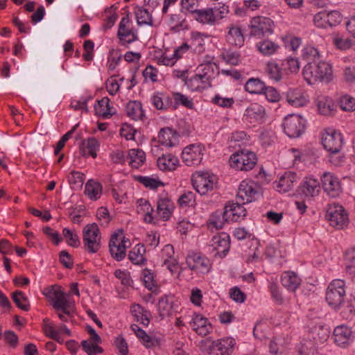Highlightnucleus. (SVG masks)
Returning <instances> with one entry per match:
<instances>
[{
  "label": "nucleus",
  "instance_id": "nucleus-1",
  "mask_svg": "<svg viewBox=\"0 0 355 355\" xmlns=\"http://www.w3.org/2000/svg\"><path fill=\"white\" fill-rule=\"evenodd\" d=\"M302 73L309 85L329 83L333 78L331 66L326 62H310L304 66Z\"/></svg>",
  "mask_w": 355,
  "mask_h": 355
},
{
  "label": "nucleus",
  "instance_id": "nucleus-2",
  "mask_svg": "<svg viewBox=\"0 0 355 355\" xmlns=\"http://www.w3.org/2000/svg\"><path fill=\"white\" fill-rule=\"evenodd\" d=\"M345 284L342 279H334L328 286L326 300L334 309L338 308L344 302Z\"/></svg>",
  "mask_w": 355,
  "mask_h": 355
},
{
  "label": "nucleus",
  "instance_id": "nucleus-3",
  "mask_svg": "<svg viewBox=\"0 0 355 355\" xmlns=\"http://www.w3.org/2000/svg\"><path fill=\"white\" fill-rule=\"evenodd\" d=\"M257 160L256 155L252 152H236L230 157V164L236 170L247 171L254 167Z\"/></svg>",
  "mask_w": 355,
  "mask_h": 355
},
{
  "label": "nucleus",
  "instance_id": "nucleus-4",
  "mask_svg": "<svg viewBox=\"0 0 355 355\" xmlns=\"http://www.w3.org/2000/svg\"><path fill=\"white\" fill-rule=\"evenodd\" d=\"M83 243L86 250L90 253L96 252L100 248L99 229L96 223L86 225L83 231Z\"/></svg>",
  "mask_w": 355,
  "mask_h": 355
},
{
  "label": "nucleus",
  "instance_id": "nucleus-5",
  "mask_svg": "<svg viewBox=\"0 0 355 355\" xmlns=\"http://www.w3.org/2000/svg\"><path fill=\"white\" fill-rule=\"evenodd\" d=\"M284 129L285 133L291 138L300 136L305 128V120L297 114H290L284 119Z\"/></svg>",
  "mask_w": 355,
  "mask_h": 355
},
{
  "label": "nucleus",
  "instance_id": "nucleus-6",
  "mask_svg": "<svg viewBox=\"0 0 355 355\" xmlns=\"http://www.w3.org/2000/svg\"><path fill=\"white\" fill-rule=\"evenodd\" d=\"M327 217L330 225L338 230L344 228L348 221L347 215L344 208L335 203L329 206Z\"/></svg>",
  "mask_w": 355,
  "mask_h": 355
},
{
  "label": "nucleus",
  "instance_id": "nucleus-7",
  "mask_svg": "<svg viewBox=\"0 0 355 355\" xmlns=\"http://www.w3.org/2000/svg\"><path fill=\"white\" fill-rule=\"evenodd\" d=\"M273 21L268 17L258 16L254 17L250 21V35L261 38L266 34L272 33Z\"/></svg>",
  "mask_w": 355,
  "mask_h": 355
},
{
  "label": "nucleus",
  "instance_id": "nucleus-8",
  "mask_svg": "<svg viewBox=\"0 0 355 355\" xmlns=\"http://www.w3.org/2000/svg\"><path fill=\"white\" fill-rule=\"evenodd\" d=\"M123 230H119L117 232H114L110 239L109 248L110 253L113 258L117 261H121L125 256L126 246L125 245V238L122 236Z\"/></svg>",
  "mask_w": 355,
  "mask_h": 355
},
{
  "label": "nucleus",
  "instance_id": "nucleus-9",
  "mask_svg": "<svg viewBox=\"0 0 355 355\" xmlns=\"http://www.w3.org/2000/svg\"><path fill=\"white\" fill-rule=\"evenodd\" d=\"M187 264L192 270L205 274L211 269L210 261L200 253H192L187 257Z\"/></svg>",
  "mask_w": 355,
  "mask_h": 355
},
{
  "label": "nucleus",
  "instance_id": "nucleus-10",
  "mask_svg": "<svg viewBox=\"0 0 355 355\" xmlns=\"http://www.w3.org/2000/svg\"><path fill=\"white\" fill-rule=\"evenodd\" d=\"M324 148L332 155L340 152L343 146V137L335 130L326 132L322 138Z\"/></svg>",
  "mask_w": 355,
  "mask_h": 355
},
{
  "label": "nucleus",
  "instance_id": "nucleus-11",
  "mask_svg": "<svg viewBox=\"0 0 355 355\" xmlns=\"http://www.w3.org/2000/svg\"><path fill=\"white\" fill-rule=\"evenodd\" d=\"M192 184L197 192L201 195L205 194L208 191L213 189L214 181L208 173L198 171L193 174Z\"/></svg>",
  "mask_w": 355,
  "mask_h": 355
},
{
  "label": "nucleus",
  "instance_id": "nucleus-12",
  "mask_svg": "<svg viewBox=\"0 0 355 355\" xmlns=\"http://www.w3.org/2000/svg\"><path fill=\"white\" fill-rule=\"evenodd\" d=\"M322 184L324 192L330 198H336L342 192L338 179L330 173H324L322 177Z\"/></svg>",
  "mask_w": 355,
  "mask_h": 355
},
{
  "label": "nucleus",
  "instance_id": "nucleus-13",
  "mask_svg": "<svg viewBox=\"0 0 355 355\" xmlns=\"http://www.w3.org/2000/svg\"><path fill=\"white\" fill-rule=\"evenodd\" d=\"M182 158L186 165L189 166H197L202 159L201 148L198 146L190 145L183 150Z\"/></svg>",
  "mask_w": 355,
  "mask_h": 355
},
{
  "label": "nucleus",
  "instance_id": "nucleus-14",
  "mask_svg": "<svg viewBox=\"0 0 355 355\" xmlns=\"http://www.w3.org/2000/svg\"><path fill=\"white\" fill-rule=\"evenodd\" d=\"M257 193L254 182L244 180L239 185L236 197L241 200L242 204H245L254 200Z\"/></svg>",
  "mask_w": 355,
  "mask_h": 355
},
{
  "label": "nucleus",
  "instance_id": "nucleus-15",
  "mask_svg": "<svg viewBox=\"0 0 355 355\" xmlns=\"http://www.w3.org/2000/svg\"><path fill=\"white\" fill-rule=\"evenodd\" d=\"M49 294L53 295L55 299L52 304L53 309L56 311L61 310L64 313L70 315V311H69V302L60 288H55V286H53L49 289Z\"/></svg>",
  "mask_w": 355,
  "mask_h": 355
},
{
  "label": "nucleus",
  "instance_id": "nucleus-16",
  "mask_svg": "<svg viewBox=\"0 0 355 355\" xmlns=\"http://www.w3.org/2000/svg\"><path fill=\"white\" fill-rule=\"evenodd\" d=\"M129 23L128 17H123L119 24L118 37L123 44H130L131 42L138 40V37L131 29L127 28Z\"/></svg>",
  "mask_w": 355,
  "mask_h": 355
},
{
  "label": "nucleus",
  "instance_id": "nucleus-17",
  "mask_svg": "<svg viewBox=\"0 0 355 355\" xmlns=\"http://www.w3.org/2000/svg\"><path fill=\"white\" fill-rule=\"evenodd\" d=\"M214 67H216V64L211 62L200 64L197 67L198 73L195 75L194 79L200 80L202 83L210 85V80L214 75Z\"/></svg>",
  "mask_w": 355,
  "mask_h": 355
},
{
  "label": "nucleus",
  "instance_id": "nucleus-18",
  "mask_svg": "<svg viewBox=\"0 0 355 355\" xmlns=\"http://www.w3.org/2000/svg\"><path fill=\"white\" fill-rule=\"evenodd\" d=\"M242 205L240 200V202L225 206V211H223V218H225V220H227L232 216V220L233 221L243 219L246 215V209Z\"/></svg>",
  "mask_w": 355,
  "mask_h": 355
},
{
  "label": "nucleus",
  "instance_id": "nucleus-19",
  "mask_svg": "<svg viewBox=\"0 0 355 355\" xmlns=\"http://www.w3.org/2000/svg\"><path fill=\"white\" fill-rule=\"evenodd\" d=\"M190 325L193 329L199 335L207 336L212 329L210 323L207 322V319L202 315L194 313Z\"/></svg>",
  "mask_w": 355,
  "mask_h": 355
},
{
  "label": "nucleus",
  "instance_id": "nucleus-20",
  "mask_svg": "<svg viewBox=\"0 0 355 355\" xmlns=\"http://www.w3.org/2000/svg\"><path fill=\"white\" fill-rule=\"evenodd\" d=\"M170 24L172 29L180 31L188 28V24L186 21V12L181 9H172V13L170 16Z\"/></svg>",
  "mask_w": 355,
  "mask_h": 355
},
{
  "label": "nucleus",
  "instance_id": "nucleus-21",
  "mask_svg": "<svg viewBox=\"0 0 355 355\" xmlns=\"http://www.w3.org/2000/svg\"><path fill=\"white\" fill-rule=\"evenodd\" d=\"M352 330L345 325L338 326L334 331V341L338 345L345 347L352 337Z\"/></svg>",
  "mask_w": 355,
  "mask_h": 355
},
{
  "label": "nucleus",
  "instance_id": "nucleus-22",
  "mask_svg": "<svg viewBox=\"0 0 355 355\" xmlns=\"http://www.w3.org/2000/svg\"><path fill=\"white\" fill-rule=\"evenodd\" d=\"M296 180V174L293 172L285 173L279 182H276V190L280 193L289 191L294 187Z\"/></svg>",
  "mask_w": 355,
  "mask_h": 355
},
{
  "label": "nucleus",
  "instance_id": "nucleus-23",
  "mask_svg": "<svg viewBox=\"0 0 355 355\" xmlns=\"http://www.w3.org/2000/svg\"><path fill=\"white\" fill-rule=\"evenodd\" d=\"M226 35L227 42L232 46L241 47L244 44V37L240 27L231 26Z\"/></svg>",
  "mask_w": 355,
  "mask_h": 355
},
{
  "label": "nucleus",
  "instance_id": "nucleus-24",
  "mask_svg": "<svg viewBox=\"0 0 355 355\" xmlns=\"http://www.w3.org/2000/svg\"><path fill=\"white\" fill-rule=\"evenodd\" d=\"M282 285L288 290L295 291L300 284V279L296 273L291 271L284 272L281 277Z\"/></svg>",
  "mask_w": 355,
  "mask_h": 355
},
{
  "label": "nucleus",
  "instance_id": "nucleus-25",
  "mask_svg": "<svg viewBox=\"0 0 355 355\" xmlns=\"http://www.w3.org/2000/svg\"><path fill=\"white\" fill-rule=\"evenodd\" d=\"M211 246L213 250L217 251L220 257H225L230 248V241L225 237L214 236L211 241Z\"/></svg>",
  "mask_w": 355,
  "mask_h": 355
},
{
  "label": "nucleus",
  "instance_id": "nucleus-26",
  "mask_svg": "<svg viewBox=\"0 0 355 355\" xmlns=\"http://www.w3.org/2000/svg\"><path fill=\"white\" fill-rule=\"evenodd\" d=\"M218 15L213 8L198 9L195 14L196 19L202 24H214L217 20Z\"/></svg>",
  "mask_w": 355,
  "mask_h": 355
},
{
  "label": "nucleus",
  "instance_id": "nucleus-27",
  "mask_svg": "<svg viewBox=\"0 0 355 355\" xmlns=\"http://www.w3.org/2000/svg\"><path fill=\"white\" fill-rule=\"evenodd\" d=\"M125 110L127 115L133 120H142L144 116L140 102L136 101L129 102L125 107Z\"/></svg>",
  "mask_w": 355,
  "mask_h": 355
},
{
  "label": "nucleus",
  "instance_id": "nucleus-28",
  "mask_svg": "<svg viewBox=\"0 0 355 355\" xmlns=\"http://www.w3.org/2000/svg\"><path fill=\"white\" fill-rule=\"evenodd\" d=\"M300 188L306 196L314 197L319 194V183L315 179L306 178Z\"/></svg>",
  "mask_w": 355,
  "mask_h": 355
},
{
  "label": "nucleus",
  "instance_id": "nucleus-29",
  "mask_svg": "<svg viewBox=\"0 0 355 355\" xmlns=\"http://www.w3.org/2000/svg\"><path fill=\"white\" fill-rule=\"evenodd\" d=\"M98 148V142L95 138H89L83 141L80 153L83 156L91 155L96 157V150Z\"/></svg>",
  "mask_w": 355,
  "mask_h": 355
},
{
  "label": "nucleus",
  "instance_id": "nucleus-30",
  "mask_svg": "<svg viewBox=\"0 0 355 355\" xmlns=\"http://www.w3.org/2000/svg\"><path fill=\"white\" fill-rule=\"evenodd\" d=\"M336 107V105L334 101L329 98L321 97L318 101V108L321 114L326 116L333 115Z\"/></svg>",
  "mask_w": 355,
  "mask_h": 355
},
{
  "label": "nucleus",
  "instance_id": "nucleus-31",
  "mask_svg": "<svg viewBox=\"0 0 355 355\" xmlns=\"http://www.w3.org/2000/svg\"><path fill=\"white\" fill-rule=\"evenodd\" d=\"M157 162L158 167L162 171H173L175 170L177 164H178V159L176 157L168 154L159 157Z\"/></svg>",
  "mask_w": 355,
  "mask_h": 355
},
{
  "label": "nucleus",
  "instance_id": "nucleus-32",
  "mask_svg": "<svg viewBox=\"0 0 355 355\" xmlns=\"http://www.w3.org/2000/svg\"><path fill=\"white\" fill-rule=\"evenodd\" d=\"M173 206L171 200L167 198L160 199L157 202V214L164 220H167L170 218Z\"/></svg>",
  "mask_w": 355,
  "mask_h": 355
},
{
  "label": "nucleus",
  "instance_id": "nucleus-33",
  "mask_svg": "<svg viewBox=\"0 0 355 355\" xmlns=\"http://www.w3.org/2000/svg\"><path fill=\"white\" fill-rule=\"evenodd\" d=\"M132 330L135 332L137 337L141 340L146 347H151L158 344V340L150 337L144 330L141 329L137 324L131 325Z\"/></svg>",
  "mask_w": 355,
  "mask_h": 355
},
{
  "label": "nucleus",
  "instance_id": "nucleus-34",
  "mask_svg": "<svg viewBox=\"0 0 355 355\" xmlns=\"http://www.w3.org/2000/svg\"><path fill=\"white\" fill-rule=\"evenodd\" d=\"M130 165L135 168H138L146 160L145 152L141 149H131L128 152Z\"/></svg>",
  "mask_w": 355,
  "mask_h": 355
},
{
  "label": "nucleus",
  "instance_id": "nucleus-35",
  "mask_svg": "<svg viewBox=\"0 0 355 355\" xmlns=\"http://www.w3.org/2000/svg\"><path fill=\"white\" fill-rule=\"evenodd\" d=\"M145 252L146 249L144 245H137L131 251H130L128 258L134 264H143L146 261L144 257Z\"/></svg>",
  "mask_w": 355,
  "mask_h": 355
},
{
  "label": "nucleus",
  "instance_id": "nucleus-36",
  "mask_svg": "<svg viewBox=\"0 0 355 355\" xmlns=\"http://www.w3.org/2000/svg\"><path fill=\"white\" fill-rule=\"evenodd\" d=\"M101 191L102 187L98 182L89 180L85 184V193L92 200L100 198Z\"/></svg>",
  "mask_w": 355,
  "mask_h": 355
},
{
  "label": "nucleus",
  "instance_id": "nucleus-37",
  "mask_svg": "<svg viewBox=\"0 0 355 355\" xmlns=\"http://www.w3.org/2000/svg\"><path fill=\"white\" fill-rule=\"evenodd\" d=\"M177 137V135L169 128L161 129L158 134L159 141L166 146H173V139L175 140Z\"/></svg>",
  "mask_w": 355,
  "mask_h": 355
},
{
  "label": "nucleus",
  "instance_id": "nucleus-38",
  "mask_svg": "<svg viewBox=\"0 0 355 355\" xmlns=\"http://www.w3.org/2000/svg\"><path fill=\"white\" fill-rule=\"evenodd\" d=\"M245 89L251 94H261L265 89V84L259 78H252L245 83Z\"/></svg>",
  "mask_w": 355,
  "mask_h": 355
},
{
  "label": "nucleus",
  "instance_id": "nucleus-39",
  "mask_svg": "<svg viewBox=\"0 0 355 355\" xmlns=\"http://www.w3.org/2000/svg\"><path fill=\"white\" fill-rule=\"evenodd\" d=\"M135 13L139 25L147 24L153 26V19L148 9L138 7L136 8Z\"/></svg>",
  "mask_w": 355,
  "mask_h": 355
},
{
  "label": "nucleus",
  "instance_id": "nucleus-40",
  "mask_svg": "<svg viewBox=\"0 0 355 355\" xmlns=\"http://www.w3.org/2000/svg\"><path fill=\"white\" fill-rule=\"evenodd\" d=\"M227 340L218 341L213 346L212 353L215 355H230L232 345Z\"/></svg>",
  "mask_w": 355,
  "mask_h": 355
},
{
  "label": "nucleus",
  "instance_id": "nucleus-41",
  "mask_svg": "<svg viewBox=\"0 0 355 355\" xmlns=\"http://www.w3.org/2000/svg\"><path fill=\"white\" fill-rule=\"evenodd\" d=\"M266 71L270 78L279 81L282 78V68L275 62H269L266 64Z\"/></svg>",
  "mask_w": 355,
  "mask_h": 355
},
{
  "label": "nucleus",
  "instance_id": "nucleus-42",
  "mask_svg": "<svg viewBox=\"0 0 355 355\" xmlns=\"http://www.w3.org/2000/svg\"><path fill=\"white\" fill-rule=\"evenodd\" d=\"M12 298L16 305L23 311H28L30 304L27 297L23 292L17 291L12 293Z\"/></svg>",
  "mask_w": 355,
  "mask_h": 355
},
{
  "label": "nucleus",
  "instance_id": "nucleus-43",
  "mask_svg": "<svg viewBox=\"0 0 355 355\" xmlns=\"http://www.w3.org/2000/svg\"><path fill=\"white\" fill-rule=\"evenodd\" d=\"M341 314L346 319H349L355 313V297H350L342 303Z\"/></svg>",
  "mask_w": 355,
  "mask_h": 355
},
{
  "label": "nucleus",
  "instance_id": "nucleus-44",
  "mask_svg": "<svg viewBox=\"0 0 355 355\" xmlns=\"http://www.w3.org/2000/svg\"><path fill=\"white\" fill-rule=\"evenodd\" d=\"M159 315L162 319L172 313V304L168 302L167 297H162L158 302Z\"/></svg>",
  "mask_w": 355,
  "mask_h": 355
},
{
  "label": "nucleus",
  "instance_id": "nucleus-45",
  "mask_svg": "<svg viewBox=\"0 0 355 355\" xmlns=\"http://www.w3.org/2000/svg\"><path fill=\"white\" fill-rule=\"evenodd\" d=\"M257 46L259 51L265 55H270L273 54L279 48L278 45L270 40L260 42Z\"/></svg>",
  "mask_w": 355,
  "mask_h": 355
},
{
  "label": "nucleus",
  "instance_id": "nucleus-46",
  "mask_svg": "<svg viewBox=\"0 0 355 355\" xmlns=\"http://www.w3.org/2000/svg\"><path fill=\"white\" fill-rule=\"evenodd\" d=\"M311 332L313 336V339L318 343H323L327 340L329 336V330L324 328L322 326L315 327L312 329Z\"/></svg>",
  "mask_w": 355,
  "mask_h": 355
},
{
  "label": "nucleus",
  "instance_id": "nucleus-47",
  "mask_svg": "<svg viewBox=\"0 0 355 355\" xmlns=\"http://www.w3.org/2000/svg\"><path fill=\"white\" fill-rule=\"evenodd\" d=\"M247 116L256 120H261L265 115L264 108L259 105H252L246 110Z\"/></svg>",
  "mask_w": 355,
  "mask_h": 355
},
{
  "label": "nucleus",
  "instance_id": "nucleus-48",
  "mask_svg": "<svg viewBox=\"0 0 355 355\" xmlns=\"http://www.w3.org/2000/svg\"><path fill=\"white\" fill-rule=\"evenodd\" d=\"M62 234L69 245L78 248L80 245L78 236L69 229L64 228L62 231Z\"/></svg>",
  "mask_w": 355,
  "mask_h": 355
},
{
  "label": "nucleus",
  "instance_id": "nucleus-49",
  "mask_svg": "<svg viewBox=\"0 0 355 355\" xmlns=\"http://www.w3.org/2000/svg\"><path fill=\"white\" fill-rule=\"evenodd\" d=\"M240 53L230 50L225 51L221 57L227 63L232 65H237L240 61Z\"/></svg>",
  "mask_w": 355,
  "mask_h": 355
},
{
  "label": "nucleus",
  "instance_id": "nucleus-50",
  "mask_svg": "<svg viewBox=\"0 0 355 355\" xmlns=\"http://www.w3.org/2000/svg\"><path fill=\"white\" fill-rule=\"evenodd\" d=\"M319 52L317 49L308 46L303 50V58L307 61V63L310 62H318L319 59Z\"/></svg>",
  "mask_w": 355,
  "mask_h": 355
},
{
  "label": "nucleus",
  "instance_id": "nucleus-51",
  "mask_svg": "<svg viewBox=\"0 0 355 355\" xmlns=\"http://www.w3.org/2000/svg\"><path fill=\"white\" fill-rule=\"evenodd\" d=\"M142 274L145 286L153 292L157 288V283L154 279L153 274L148 269H144Z\"/></svg>",
  "mask_w": 355,
  "mask_h": 355
},
{
  "label": "nucleus",
  "instance_id": "nucleus-52",
  "mask_svg": "<svg viewBox=\"0 0 355 355\" xmlns=\"http://www.w3.org/2000/svg\"><path fill=\"white\" fill-rule=\"evenodd\" d=\"M339 103L343 110L353 111L355 110V99L349 95L342 96Z\"/></svg>",
  "mask_w": 355,
  "mask_h": 355
},
{
  "label": "nucleus",
  "instance_id": "nucleus-53",
  "mask_svg": "<svg viewBox=\"0 0 355 355\" xmlns=\"http://www.w3.org/2000/svg\"><path fill=\"white\" fill-rule=\"evenodd\" d=\"M81 345L88 355H97L103 352V349L96 344H92L87 340H83Z\"/></svg>",
  "mask_w": 355,
  "mask_h": 355
},
{
  "label": "nucleus",
  "instance_id": "nucleus-54",
  "mask_svg": "<svg viewBox=\"0 0 355 355\" xmlns=\"http://www.w3.org/2000/svg\"><path fill=\"white\" fill-rule=\"evenodd\" d=\"M110 99L107 97L103 98L98 101V104L101 110L99 114L104 118H110L112 114L110 112Z\"/></svg>",
  "mask_w": 355,
  "mask_h": 355
},
{
  "label": "nucleus",
  "instance_id": "nucleus-55",
  "mask_svg": "<svg viewBox=\"0 0 355 355\" xmlns=\"http://www.w3.org/2000/svg\"><path fill=\"white\" fill-rule=\"evenodd\" d=\"M346 270L352 275H355V250L346 254Z\"/></svg>",
  "mask_w": 355,
  "mask_h": 355
},
{
  "label": "nucleus",
  "instance_id": "nucleus-56",
  "mask_svg": "<svg viewBox=\"0 0 355 355\" xmlns=\"http://www.w3.org/2000/svg\"><path fill=\"white\" fill-rule=\"evenodd\" d=\"M269 290L270 291L272 297L275 300L277 304H282L284 302V297L279 290V286L276 283H270L269 286Z\"/></svg>",
  "mask_w": 355,
  "mask_h": 355
},
{
  "label": "nucleus",
  "instance_id": "nucleus-57",
  "mask_svg": "<svg viewBox=\"0 0 355 355\" xmlns=\"http://www.w3.org/2000/svg\"><path fill=\"white\" fill-rule=\"evenodd\" d=\"M326 17L328 25L330 27L338 25L342 21L341 14L336 10H333L329 12H326Z\"/></svg>",
  "mask_w": 355,
  "mask_h": 355
},
{
  "label": "nucleus",
  "instance_id": "nucleus-58",
  "mask_svg": "<svg viewBox=\"0 0 355 355\" xmlns=\"http://www.w3.org/2000/svg\"><path fill=\"white\" fill-rule=\"evenodd\" d=\"M263 93L265 94L266 98L272 103L278 102L281 98L279 93L272 87L265 86Z\"/></svg>",
  "mask_w": 355,
  "mask_h": 355
},
{
  "label": "nucleus",
  "instance_id": "nucleus-59",
  "mask_svg": "<svg viewBox=\"0 0 355 355\" xmlns=\"http://www.w3.org/2000/svg\"><path fill=\"white\" fill-rule=\"evenodd\" d=\"M137 180L146 187L153 189H157L160 185H163V183L161 181L148 177L139 176L137 178Z\"/></svg>",
  "mask_w": 355,
  "mask_h": 355
},
{
  "label": "nucleus",
  "instance_id": "nucleus-60",
  "mask_svg": "<svg viewBox=\"0 0 355 355\" xmlns=\"http://www.w3.org/2000/svg\"><path fill=\"white\" fill-rule=\"evenodd\" d=\"M121 58V55L114 49H112L109 53L108 68L110 70H114Z\"/></svg>",
  "mask_w": 355,
  "mask_h": 355
},
{
  "label": "nucleus",
  "instance_id": "nucleus-61",
  "mask_svg": "<svg viewBox=\"0 0 355 355\" xmlns=\"http://www.w3.org/2000/svg\"><path fill=\"white\" fill-rule=\"evenodd\" d=\"M288 102L293 106L302 107L306 104V99L300 94L298 96H294L293 94H288L287 96Z\"/></svg>",
  "mask_w": 355,
  "mask_h": 355
},
{
  "label": "nucleus",
  "instance_id": "nucleus-62",
  "mask_svg": "<svg viewBox=\"0 0 355 355\" xmlns=\"http://www.w3.org/2000/svg\"><path fill=\"white\" fill-rule=\"evenodd\" d=\"M174 100L175 103L181 104L187 108H193V104L191 100H189L185 95L181 93L173 94Z\"/></svg>",
  "mask_w": 355,
  "mask_h": 355
},
{
  "label": "nucleus",
  "instance_id": "nucleus-63",
  "mask_svg": "<svg viewBox=\"0 0 355 355\" xmlns=\"http://www.w3.org/2000/svg\"><path fill=\"white\" fill-rule=\"evenodd\" d=\"M313 22L315 25L318 28H325L328 25L326 17V12H320L314 15Z\"/></svg>",
  "mask_w": 355,
  "mask_h": 355
},
{
  "label": "nucleus",
  "instance_id": "nucleus-64",
  "mask_svg": "<svg viewBox=\"0 0 355 355\" xmlns=\"http://www.w3.org/2000/svg\"><path fill=\"white\" fill-rule=\"evenodd\" d=\"M230 296L234 301L239 303L243 302L246 298L245 293L237 286L230 289Z\"/></svg>",
  "mask_w": 355,
  "mask_h": 355
}]
</instances>
